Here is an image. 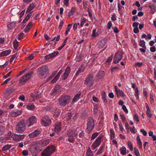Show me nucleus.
I'll use <instances>...</instances> for the list:
<instances>
[{
    "mask_svg": "<svg viewBox=\"0 0 156 156\" xmlns=\"http://www.w3.org/2000/svg\"><path fill=\"white\" fill-rule=\"evenodd\" d=\"M31 75V73H29L26 75L23 76L22 77L21 80H20V83L27 80L30 78Z\"/></svg>",
    "mask_w": 156,
    "mask_h": 156,
    "instance_id": "nucleus-18",
    "label": "nucleus"
},
{
    "mask_svg": "<svg viewBox=\"0 0 156 156\" xmlns=\"http://www.w3.org/2000/svg\"><path fill=\"white\" fill-rule=\"evenodd\" d=\"M127 145L130 150L131 151H133V145L131 142L130 141H128Z\"/></svg>",
    "mask_w": 156,
    "mask_h": 156,
    "instance_id": "nucleus-45",
    "label": "nucleus"
},
{
    "mask_svg": "<svg viewBox=\"0 0 156 156\" xmlns=\"http://www.w3.org/2000/svg\"><path fill=\"white\" fill-rule=\"evenodd\" d=\"M119 126L120 131L122 132H123V131H125L122 125L121 122H119Z\"/></svg>",
    "mask_w": 156,
    "mask_h": 156,
    "instance_id": "nucleus-43",
    "label": "nucleus"
},
{
    "mask_svg": "<svg viewBox=\"0 0 156 156\" xmlns=\"http://www.w3.org/2000/svg\"><path fill=\"white\" fill-rule=\"evenodd\" d=\"M146 115L147 117L149 118H151L152 116V114L150 110L148 105L147 104H146Z\"/></svg>",
    "mask_w": 156,
    "mask_h": 156,
    "instance_id": "nucleus-17",
    "label": "nucleus"
},
{
    "mask_svg": "<svg viewBox=\"0 0 156 156\" xmlns=\"http://www.w3.org/2000/svg\"><path fill=\"white\" fill-rule=\"evenodd\" d=\"M94 120L92 118L89 119L87 123V130L90 132L94 128Z\"/></svg>",
    "mask_w": 156,
    "mask_h": 156,
    "instance_id": "nucleus-5",
    "label": "nucleus"
},
{
    "mask_svg": "<svg viewBox=\"0 0 156 156\" xmlns=\"http://www.w3.org/2000/svg\"><path fill=\"white\" fill-rule=\"evenodd\" d=\"M123 53L121 51H118L115 55L113 62L115 64H117L121 60L122 57Z\"/></svg>",
    "mask_w": 156,
    "mask_h": 156,
    "instance_id": "nucleus-7",
    "label": "nucleus"
},
{
    "mask_svg": "<svg viewBox=\"0 0 156 156\" xmlns=\"http://www.w3.org/2000/svg\"><path fill=\"white\" fill-rule=\"evenodd\" d=\"M49 143V140H44L43 139L41 140L40 143L41 144V146H44L47 145Z\"/></svg>",
    "mask_w": 156,
    "mask_h": 156,
    "instance_id": "nucleus-27",
    "label": "nucleus"
},
{
    "mask_svg": "<svg viewBox=\"0 0 156 156\" xmlns=\"http://www.w3.org/2000/svg\"><path fill=\"white\" fill-rule=\"evenodd\" d=\"M105 75V72L103 71H101L99 72L98 74V76L99 78L102 77Z\"/></svg>",
    "mask_w": 156,
    "mask_h": 156,
    "instance_id": "nucleus-47",
    "label": "nucleus"
},
{
    "mask_svg": "<svg viewBox=\"0 0 156 156\" xmlns=\"http://www.w3.org/2000/svg\"><path fill=\"white\" fill-rule=\"evenodd\" d=\"M110 138L111 140L114 139L115 137V134L114 130L112 129H110Z\"/></svg>",
    "mask_w": 156,
    "mask_h": 156,
    "instance_id": "nucleus-36",
    "label": "nucleus"
},
{
    "mask_svg": "<svg viewBox=\"0 0 156 156\" xmlns=\"http://www.w3.org/2000/svg\"><path fill=\"white\" fill-rule=\"evenodd\" d=\"M39 53L38 51H34L32 54L30 55L28 57V59L30 60H32L34 57V55H36L37 54Z\"/></svg>",
    "mask_w": 156,
    "mask_h": 156,
    "instance_id": "nucleus-33",
    "label": "nucleus"
},
{
    "mask_svg": "<svg viewBox=\"0 0 156 156\" xmlns=\"http://www.w3.org/2000/svg\"><path fill=\"white\" fill-rule=\"evenodd\" d=\"M27 108L29 110H33L34 109L35 106L33 104H29L27 106Z\"/></svg>",
    "mask_w": 156,
    "mask_h": 156,
    "instance_id": "nucleus-32",
    "label": "nucleus"
},
{
    "mask_svg": "<svg viewBox=\"0 0 156 156\" xmlns=\"http://www.w3.org/2000/svg\"><path fill=\"white\" fill-rule=\"evenodd\" d=\"M143 65V63L142 62H137L135 64V66L136 67H140Z\"/></svg>",
    "mask_w": 156,
    "mask_h": 156,
    "instance_id": "nucleus-53",
    "label": "nucleus"
},
{
    "mask_svg": "<svg viewBox=\"0 0 156 156\" xmlns=\"http://www.w3.org/2000/svg\"><path fill=\"white\" fill-rule=\"evenodd\" d=\"M98 133H94L91 136V139L94 140L95 138L98 135Z\"/></svg>",
    "mask_w": 156,
    "mask_h": 156,
    "instance_id": "nucleus-55",
    "label": "nucleus"
},
{
    "mask_svg": "<svg viewBox=\"0 0 156 156\" xmlns=\"http://www.w3.org/2000/svg\"><path fill=\"white\" fill-rule=\"evenodd\" d=\"M38 95V94L36 93L35 92H34L31 94L30 96L32 99H30L29 100V101L31 102L33 101H35L36 99H37V98H39Z\"/></svg>",
    "mask_w": 156,
    "mask_h": 156,
    "instance_id": "nucleus-20",
    "label": "nucleus"
},
{
    "mask_svg": "<svg viewBox=\"0 0 156 156\" xmlns=\"http://www.w3.org/2000/svg\"><path fill=\"white\" fill-rule=\"evenodd\" d=\"M120 153L123 155H124L126 154V148L125 146H122L120 149Z\"/></svg>",
    "mask_w": 156,
    "mask_h": 156,
    "instance_id": "nucleus-31",
    "label": "nucleus"
},
{
    "mask_svg": "<svg viewBox=\"0 0 156 156\" xmlns=\"http://www.w3.org/2000/svg\"><path fill=\"white\" fill-rule=\"evenodd\" d=\"M76 8L75 7H72L70 10V11L68 13V16L69 17L71 16L74 14L75 12H76Z\"/></svg>",
    "mask_w": 156,
    "mask_h": 156,
    "instance_id": "nucleus-28",
    "label": "nucleus"
},
{
    "mask_svg": "<svg viewBox=\"0 0 156 156\" xmlns=\"http://www.w3.org/2000/svg\"><path fill=\"white\" fill-rule=\"evenodd\" d=\"M132 87L135 90L134 95L136 97V99L138 100L139 98V90L138 88L137 87H136L135 84L132 83Z\"/></svg>",
    "mask_w": 156,
    "mask_h": 156,
    "instance_id": "nucleus-13",
    "label": "nucleus"
},
{
    "mask_svg": "<svg viewBox=\"0 0 156 156\" xmlns=\"http://www.w3.org/2000/svg\"><path fill=\"white\" fill-rule=\"evenodd\" d=\"M66 40H65L63 44H62V46H61L60 47L58 48V50L59 51V50H61L63 48V47L65 46L66 44Z\"/></svg>",
    "mask_w": 156,
    "mask_h": 156,
    "instance_id": "nucleus-54",
    "label": "nucleus"
},
{
    "mask_svg": "<svg viewBox=\"0 0 156 156\" xmlns=\"http://www.w3.org/2000/svg\"><path fill=\"white\" fill-rule=\"evenodd\" d=\"M32 147H34L35 148L37 149V148H41V144L40 143H37V142H34V144Z\"/></svg>",
    "mask_w": 156,
    "mask_h": 156,
    "instance_id": "nucleus-34",
    "label": "nucleus"
},
{
    "mask_svg": "<svg viewBox=\"0 0 156 156\" xmlns=\"http://www.w3.org/2000/svg\"><path fill=\"white\" fill-rule=\"evenodd\" d=\"M41 131L40 130H36L34 132L30 134L29 135V137L30 138H33L37 136L41 132Z\"/></svg>",
    "mask_w": 156,
    "mask_h": 156,
    "instance_id": "nucleus-14",
    "label": "nucleus"
},
{
    "mask_svg": "<svg viewBox=\"0 0 156 156\" xmlns=\"http://www.w3.org/2000/svg\"><path fill=\"white\" fill-rule=\"evenodd\" d=\"M101 95L102 98L104 101L105 102V101H106V93L105 91H103L101 92Z\"/></svg>",
    "mask_w": 156,
    "mask_h": 156,
    "instance_id": "nucleus-42",
    "label": "nucleus"
},
{
    "mask_svg": "<svg viewBox=\"0 0 156 156\" xmlns=\"http://www.w3.org/2000/svg\"><path fill=\"white\" fill-rule=\"evenodd\" d=\"M32 15L31 12L30 13L27 15L24 19L23 20L22 23H25L27 21V20L30 19V17Z\"/></svg>",
    "mask_w": 156,
    "mask_h": 156,
    "instance_id": "nucleus-35",
    "label": "nucleus"
},
{
    "mask_svg": "<svg viewBox=\"0 0 156 156\" xmlns=\"http://www.w3.org/2000/svg\"><path fill=\"white\" fill-rule=\"evenodd\" d=\"M70 71V68L69 67H67L65 69V74H69Z\"/></svg>",
    "mask_w": 156,
    "mask_h": 156,
    "instance_id": "nucleus-57",
    "label": "nucleus"
},
{
    "mask_svg": "<svg viewBox=\"0 0 156 156\" xmlns=\"http://www.w3.org/2000/svg\"><path fill=\"white\" fill-rule=\"evenodd\" d=\"M51 122V120L48 116H44L42 118L41 123L43 126H46L50 125Z\"/></svg>",
    "mask_w": 156,
    "mask_h": 156,
    "instance_id": "nucleus-6",
    "label": "nucleus"
},
{
    "mask_svg": "<svg viewBox=\"0 0 156 156\" xmlns=\"http://www.w3.org/2000/svg\"><path fill=\"white\" fill-rule=\"evenodd\" d=\"M11 136L13 140L16 141H18L20 140V135L19 134L13 133L12 134Z\"/></svg>",
    "mask_w": 156,
    "mask_h": 156,
    "instance_id": "nucleus-24",
    "label": "nucleus"
},
{
    "mask_svg": "<svg viewBox=\"0 0 156 156\" xmlns=\"http://www.w3.org/2000/svg\"><path fill=\"white\" fill-rule=\"evenodd\" d=\"M79 128L78 129H79ZM76 130L74 129L73 130H70L68 131L67 136L69 137L67 138L68 141L72 143H73L74 142L75 140L74 137H76L78 134V132H76Z\"/></svg>",
    "mask_w": 156,
    "mask_h": 156,
    "instance_id": "nucleus-1",
    "label": "nucleus"
},
{
    "mask_svg": "<svg viewBox=\"0 0 156 156\" xmlns=\"http://www.w3.org/2000/svg\"><path fill=\"white\" fill-rule=\"evenodd\" d=\"M148 7L150 8L153 12L155 11V7L153 4L151 5V4H149Z\"/></svg>",
    "mask_w": 156,
    "mask_h": 156,
    "instance_id": "nucleus-41",
    "label": "nucleus"
},
{
    "mask_svg": "<svg viewBox=\"0 0 156 156\" xmlns=\"http://www.w3.org/2000/svg\"><path fill=\"white\" fill-rule=\"evenodd\" d=\"M98 109V105H94L93 108L94 113L95 114L97 112Z\"/></svg>",
    "mask_w": 156,
    "mask_h": 156,
    "instance_id": "nucleus-49",
    "label": "nucleus"
},
{
    "mask_svg": "<svg viewBox=\"0 0 156 156\" xmlns=\"http://www.w3.org/2000/svg\"><path fill=\"white\" fill-rule=\"evenodd\" d=\"M42 150V148H41L38 147L36 149L32 146H31L30 148V151L33 156H37L39 152L41 151Z\"/></svg>",
    "mask_w": 156,
    "mask_h": 156,
    "instance_id": "nucleus-9",
    "label": "nucleus"
},
{
    "mask_svg": "<svg viewBox=\"0 0 156 156\" xmlns=\"http://www.w3.org/2000/svg\"><path fill=\"white\" fill-rule=\"evenodd\" d=\"M20 115V112L18 110H14L12 111L9 113V115L12 117H16Z\"/></svg>",
    "mask_w": 156,
    "mask_h": 156,
    "instance_id": "nucleus-19",
    "label": "nucleus"
},
{
    "mask_svg": "<svg viewBox=\"0 0 156 156\" xmlns=\"http://www.w3.org/2000/svg\"><path fill=\"white\" fill-rule=\"evenodd\" d=\"M133 120L135 122H136V124L139 123L140 121V120L137 114H135L134 115L133 117Z\"/></svg>",
    "mask_w": 156,
    "mask_h": 156,
    "instance_id": "nucleus-37",
    "label": "nucleus"
},
{
    "mask_svg": "<svg viewBox=\"0 0 156 156\" xmlns=\"http://www.w3.org/2000/svg\"><path fill=\"white\" fill-rule=\"evenodd\" d=\"M58 53L57 51H55L52 53L50 54L51 58L54 57L56 56L58 54Z\"/></svg>",
    "mask_w": 156,
    "mask_h": 156,
    "instance_id": "nucleus-52",
    "label": "nucleus"
},
{
    "mask_svg": "<svg viewBox=\"0 0 156 156\" xmlns=\"http://www.w3.org/2000/svg\"><path fill=\"white\" fill-rule=\"evenodd\" d=\"M11 52V50L10 49L5 50L2 52L0 53L1 56H6L9 55Z\"/></svg>",
    "mask_w": 156,
    "mask_h": 156,
    "instance_id": "nucleus-25",
    "label": "nucleus"
},
{
    "mask_svg": "<svg viewBox=\"0 0 156 156\" xmlns=\"http://www.w3.org/2000/svg\"><path fill=\"white\" fill-rule=\"evenodd\" d=\"M96 30H94L93 31L92 34V36L93 37H95L96 36H98V34L97 33H96Z\"/></svg>",
    "mask_w": 156,
    "mask_h": 156,
    "instance_id": "nucleus-61",
    "label": "nucleus"
},
{
    "mask_svg": "<svg viewBox=\"0 0 156 156\" xmlns=\"http://www.w3.org/2000/svg\"><path fill=\"white\" fill-rule=\"evenodd\" d=\"M119 69V68L117 67H113L111 68V71L112 72L117 71Z\"/></svg>",
    "mask_w": 156,
    "mask_h": 156,
    "instance_id": "nucleus-59",
    "label": "nucleus"
},
{
    "mask_svg": "<svg viewBox=\"0 0 156 156\" xmlns=\"http://www.w3.org/2000/svg\"><path fill=\"white\" fill-rule=\"evenodd\" d=\"M5 131V127L3 126H0V135H1L3 134Z\"/></svg>",
    "mask_w": 156,
    "mask_h": 156,
    "instance_id": "nucleus-46",
    "label": "nucleus"
},
{
    "mask_svg": "<svg viewBox=\"0 0 156 156\" xmlns=\"http://www.w3.org/2000/svg\"><path fill=\"white\" fill-rule=\"evenodd\" d=\"M145 42L143 40L140 41L139 42V45L142 47H146L145 44Z\"/></svg>",
    "mask_w": 156,
    "mask_h": 156,
    "instance_id": "nucleus-51",
    "label": "nucleus"
},
{
    "mask_svg": "<svg viewBox=\"0 0 156 156\" xmlns=\"http://www.w3.org/2000/svg\"><path fill=\"white\" fill-rule=\"evenodd\" d=\"M62 71L60 70L58 73L57 75L55 77V78L51 81V83H55L59 78L61 73H62Z\"/></svg>",
    "mask_w": 156,
    "mask_h": 156,
    "instance_id": "nucleus-26",
    "label": "nucleus"
},
{
    "mask_svg": "<svg viewBox=\"0 0 156 156\" xmlns=\"http://www.w3.org/2000/svg\"><path fill=\"white\" fill-rule=\"evenodd\" d=\"M35 6L33 3L31 4L26 10V12L27 13L29 12L30 11L32 10L35 8Z\"/></svg>",
    "mask_w": 156,
    "mask_h": 156,
    "instance_id": "nucleus-30",
    "label": "nucleus"
},
{
    "mask_svg": "<svg viewBox=\"0 0 156 156\" xmlns=\"http://www.w3.org/2000/svg\"><path fill=\"white\" fill-rule=\"evenodd\" d=\"M19 12V9L17 8H13L11 10V12L13 15L17 14Z\"/></svg>",
    "mask_w": 156,
    "mask_h": 156,
    "instance_id": "nucleus-29",
    "label": "nucleus"
},
{
    "mask_svg": "<svg viewBox=\"0 0 156 156\" xmlns=\"http://www.w3.org/2000/svg\"><path fill=\"white\" fill-rule=\"evenodd\" d=\"M93 100L95 102H98L99 101V99L95 96H93L92 97Z\"/></svg>",
    "mask_w": 156,
    "mask_h": 156,
    "instance_id": "nucleus-60",
    "label": "nucleus"
},
{
    "mask_svg": "<svg viewBox=\"0 0 156 156\" xmlns=\"http://www.w3.org/2000/svg\"><path fill=\"white\" fill-rule=\"evenodd\" d=\"M114 88L118 97H124L125 96V94L123 91L119 89L117 86H114Z\"/></svg>",
    "mask_w": 156,
    "mask_h": 156,
    "instance_id": "nucleus-12",
    "label": "nucleus"
},
{
    "mask_svg": "<svg viewBox=\"0 0 156 156\" xmlns=\"http://www.w3.org/2000/svg\"><path fill=\"white\" fill-rule=\"evenodd\" d=\"M122 109L123 111L126 112V113H128V110L127 109L126 106L125 105L122 106Z\"/></svg>",
    "mask_w": 156,
    "mask_h": 156,
    "instance_id": "nucleus-63",
    "label": "nucleus"
},
{
    "mask_svg": "<svg viewBox=\"0 0 156 156\" xmlns=\"http://www.w3.org/2000/svg\"><path fill=\"white\" fill-rule=\"evenodd\" d=\"M37 73L40 76H47L49 73V69L47 66L43 65L37 69Z\"/></svg>",
    "mask_w": 156,
    "mask_h": 156,
    "instance_id": "nucleus-3",
    "label": "nucleus"
},
{
    "mask_svg": "<svg viewBox=\"0 0 156 156\" xmlns=\"http://www.w3.org/2000/svg\"><path fill=\"white\" fill-rule=\"evenodd\" d=\"M94 82V78L92 76H90L86 79L85 83L87 86L91 87L93 85Z\"/></svg>",
    "mask_w": 156,
    "mask_h": 156,
    "instance_id": "nucleus-11",
    "label": "nucleus"
},
{
    "mask_svg": "<svg viewBox=\"0 0 156 156\" xmlns=\"http://www.w3.org/2000/svg\"><path fill=\"white\" fill-rule=\"evenodd\" d=\"M25 121L21 119L20 121V133L24 131L26 129Z\"/></svg>",
    "mask_w": 156,
    "mask_h": 156,
    "instance_id": "nucleus-15",
    "label": "nucleus"
},
{
    "mask_svg": "<svg viewBox=\"0 0 156 156\" xmlns=\"http://www.w3.org/2000/svg\"><path fill=\"white\" fill-rule=\"evenodd\" d=\"M37 121L36 117L35 116H32L29 118L27 122V125L30 127L36 123Z\"/></svg>",
    "mask_w": 156,
    "mask_h": 156,
    "instance_id": "nucleus-8",
    "label": "nucleus"
},
{
    "mask_svg": "<svg viewBox=\"0 0 156 156\" xmlns=\"http://www.w3.org/2000/svg\"><path fill=\"white\" fill-rule=\"evenodd\" d=\"M16 23L15 22L13 21L8 24L7 26V30L10 31V30L14 28L16 25Z\"/></svg>",
    "mask_w": 156,
    "mask_h": 156,
    "instance_id": "nucleus-21",
    "label": "nucleus"
},
{
    "mask_svg": "<svg viewBox=\"0 0 156 156\" xmlns=\"http://www.w3.org/2000/svg\"><path fill=\"white\" fill-rule=\"evenodd\" d=\"M140 132L143 134L144 136H146L147 134V132L143 129H142L140 130Z\"/></svg>",
    "mask_w": 156,
    "mask_h": 156,
    "instance_id": "nucleus-58",
    "label": "nucleus"
},
{
    "mask_svg": "<svg viewBox=\"0 0 156 156\" xmlns=\"http://www.w3.org/2000/svg\"><path fill=\"white\" fill-rule=\"evenodd\" d=\"M101 137L99 136L96 139L95 141L91 145L92 148L93 150H94L99 146L101 142Z\"/></svg>",
    "mask_w": 156,
    "mask_h": 156,
    "instance_id": "nucleus-10",
    "label": "nucleus"
},
{
    "mask_svg": "<svg viewBox=\"0 0 156 156\" xmlns=\"http://www.w3.org/2000/svg\"><path fill=\"white\" fill-rule=\"evenodd\" d=\"M61 111L60 110L58 109H57L55 110V113L54 114V115L56 116H57L58 115L60 114V113Z\"/></svg>",
    "mask_w": 156,
    "mask_h": 156,
    "instance_id": "nucleus-56",
    "label": "nucleus"
},
{
    "mask_svg": "<svg viewBox=\"0 0 156 156\" xmlns=\"http://www.w3.org/2000/svg\"><path fill=\"white\" fill-rule=\"evenodd\" d=\"M134 153L136 156H140V154L139 150L136 147L134 148Z\"/></svg>",
    "mask_w": 156,
    "mask_h": 156,
    "instance_id": "nucleus-50",
    "label": "nucleus"
},
{
    "mask_svg": "<svg viewBox=\"0 0 156 156\" xmlns=\"http://www.w3.org/2000/svg\"><path fill=\"white\" fill-rule=\"evenodd\" d=\"M61 130V123L58 122L56 123L55 126V132L58 133Z\"/></svg>",
    "mask_w": 156,
    "mask_h": 156,
    "instance_id": "nucleus-16",
    "label": "nucleus"
},
{
    "mask_svg": "<svg viewBox=\"0 0 156 156\" xmlns=\"http://www.w3.org/2000/svg\"><path fill=\"white\" fill-rule=\"evenodd\" d=\"M71 99L69 96H62L59 99V103L61 105L64 106L70 102Z\"/></svg>",
    "mask_w": 156,
    "mask_h": 156,
    "instance_id": "nucleus-4",
    "label": "nucleus"
},
{
    "mask_svg": "<svg viewBox=\"0 0 156 156\" xmlns=\"http://www.w3.org/2000/svg\"><path fill=\"white\" fill-rule=\"evenodd\" d=\"M11 145H6L4 146L2 148V151H5L9 149L11 147Z\"/></svg>",
    "mask_w": 156,
    "mask_h": 156,
    "instance_id": "nucleus-40",
    "label": "nucleus"
},
{
    "mask_svg": "<svg viewBox=\"0 0 156 156\" xmlns=\"http://www.w3.org/2000/svg\"><path fill=\"white\" fill-rule=\"evenodd\" d=\"M81 95V93L80 92H78L74 97L72 102L73 103H74L76 102L79 99Z\"/></svg>",
    "mask_w": 156,
    "mask_h": 156,
    "instance_id": "nucleus-22",
    "label": "nucleus"
},
{
    "mask_svg": "<svg viewBox=\"0 0 156 156\" xmlns=\"http://www.w3.org/2000/svg\"><path fill=\"white\" fill-rule=\"evenodd\" d=\"M130 130L132 133L135 134L136 133V129L134 127L130 128Z\"/></svg>",
    "mask_w": 156,
    "mask_h": 156,
    "instance_id": "nucleus-64",
    "label": "nucleus"
},
{
    "mask_svg": "<svg viewBox=\"0 0 156 156\" xmlns=\"http://www.w3.org/2000/svg\"><path fill=\"white\" fill-rule=\"evenodd\" d=\"M68 75H69V74H65V73H64L63 75L62 76V79L63 80H65V79H66V78L68 77Z\"/></svg>",
    "mask_w": 156,
    "mask_h": 156,
    "instance_id": "nucleus-62",
    "label": "nucleus"
},
{
    "mask_svg": "<svg viewBox=\"0 0 156 156\" xmlns=\"http://www.w3.org/2000/svg\"><path fill=\"white\" fill-rule=\"evenodd\" d=\"M13 91V89H9L6 91V94L7 95H9Z\"/></svg>",
    "mask_w": 156,
    "mask_h": 156,
    "instance_id": "nucleus-48",
    "label": "nucleus"
},
{
    "mask_svg": "<svg viewBox=\"0 0 156 156\" xmlns=\"http://www.w3.org/2000/svg\"><path fill=\"white\" fill-rule=\"evenodd\" d=\"M55 151V147L54 145L48 147L42 152L41 156H51V154Z\"/></svg>",
    "mask_w": 156,
    "mask_h": 156,
    "instance_id": "nucleus-2",
    "label": "nucleus"
},
{
    "mask_svg": "<svg viewBox=\"0 0 156 156\" xmlns=\"http://www.w3.org/2000/svg\"><path fill=\"white\" fill-rule=\"evenodd\" d=\"M19 42L17 41V40H15L13 42V46L15 49H16L18 46Z\"/></svg>",
    "mask_w": 156,
    "mask_h": 156,
    "instance_id": "nucleus-44",
    "label": "nucleus"
},
{
    "mask_svg": "<svg viewBox=\"0 0 156 156\" xmlns=\"http://www.w3.org/2000/svg\"><path fill=\"white\" fill-rule=\"evenodd\" d=\"M86 156H93V154L91 151L90 147H89L87 149L86 154Z\"/></svg>",
    "mask_w": 156,
    "mask_h": 156,
    "instance_id": "nucleus-38",
    "label": "nucleus"
},
{
    "mask_svg": "<svg viewBox=\"0 0 156 156\" xmlns=\"http://www.w3.org/2000/svg\"><path fill=\"white\" fill-rule=\"evenodd\" d=\"M151 34H148L147 36L145 34H143L142 36H141V38H146V39H150L151 38Z\"/></svg>",
    "mask_w": 156,
    "mask_h": 156,
    "instance_id": "nucleus-39",
    "label": "nucleus"
},
{
    "mask_svg": "<svg viewBox=\"0 0 156 156\" xmlns=\"http://www.w3.org/2000/svg\"><path fill=\"white\" fill-rule=\"evenodd\" d=\"M136 140L137 141V144L138 147L139 148L141 149L142 147V143L139 136H137L136 138Z\"/></svg>",
    "mask_w": 156,
    "mask_h": 156,
    "instance_id": "nucleus-23",
    "label": "nucleus"
}]
</instances>
